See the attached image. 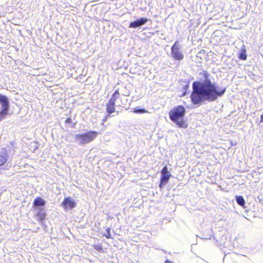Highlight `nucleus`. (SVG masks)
Returning <instances> with one entry per match:
<instances>
[{"label": "nucleus", "instance_id": "1", "mask_svg": "<svg viewBox=\"0 0 263 263\" xmlns=\"http://www.w3.org/2000/svg\"><path fill=\"white\" fill-rule=\"evenodd\" d=\"M203 75L205 78L204 82L195 81L192 85L191 99L194 104H200L205 100L214 101L218 97L222 96L226 90V88L217 89L216 86L208 78L207 71H204Z\"/></svg>", "mask_w": 263, "mask_h": 263}, {"label": "nucleus", "instance_id": "2", "mask_svg": "<svg viewBox=\"0 0 263 263\" xmlns=\"http://www.w3.org/2000/svg\"><path fill=\"white\" fill-rule=\"evenodd\" d=\"M186 110L185 107L182 105L174 106L168 112L170 120L175 123L179 127L186 128L187 127V124L184 119Z\"/></svg>", "mask_w": 263, "mask_h": 263}, {"label": "nucleus", "instance_id": "3", "mask_svg": "<svg viewBox=\"0 0 263 263\" xmlns=\"http://www.w3.org/2000/svg\"><path fill=\"white\" fill-rule=\"evenodd\" d=\"M98 134L96 131L90 130L86 133L77 134L75 136V139L80 144H85L92 141L97 137Z\"/></svg>", "mask_w": 263, "mask_h": 263}, {"label": "nucleus", "instance_id": "4", "mask_svg": "<svg viewBox=\"0 0 263 263\" xmlns=\"http://www.w3.org/2000/svg\"><path fill=\"white\" fill-rule=\"evenodd\" d=\"M179 43L176 41L171 47V55L175 60L181 61L184 58V55L180 49Z\"/></svg>", "mask_w": 263, "mask_h": 263}, {"label": "nucleus", "instance_id": "5", "mask_svg": "<svg viewBox=\"0 0 263 263\" xmlns=\"http://www.w3.org/2000/svg\"><path fill=\"white\" fill-rule=\"evenodd\" d=\"M161 176L159 185L160 188H162L169 181L171 174L168 171L166 166H164L161 171Z\"/></svg>", "mask_w": 263, "mask_h": 263}, {"label": "nucleus", "instance_id": "6", "mask_svg": "<svg viewBox=\"0 0 263 263\" xmlns=\"http://www.w3.org/2000/svg\"><path fill=\"white\" fill-rule=\"evenodd\" d=\"M9 162V156L7 150L5 148H2L0 151V167L6 166Z\"/></svg>", "mask_w": 263, "mask_h": 263}, {"label": "nucleus", "instance_id": "7", "mask_svg": "<svg viewBox=\"0 0 263 263\" xmlns=\"http://www.w3.org/2000/svg\"><path fill=\"white\" fill-rule=\"evenodd\" d=\"M76 202L70 197L64 198L62 203V206L65 209H72L76 206Z\"/></svg>", "mask_w": 263, "mask_h": 263}, {"label": "nucleus", "instance_id": "8", "mask_svg": "<svg viewBox=\"0 0 263 263\" xmlns=\"http://www.w3.org/2000/svg\"><path fill=\"white\" fill-rule=\"evenodd\" d=\"M148 21V20L146 18H141L140 19L137 20V21H134V22H131L130 24H129V27L130 28H137L138 27H139L140 26H142L144 24H145L146 22H147Z\"/></svg>", "mask_w": 263, "mask_h": 263}, {"label": "nucleus", "instance_id": "9", "mask_svg": "<svg viewBox=\"0 0 263 263\" xmlns=\"http://www.w3.org/2000/svg\"><path fill=\"white\" fill-rule=\"evenodd\" d=\"M0 103L2 108H9V104L8 99L6 96L0 93Z\"/></svg>", "mask_w": 263, "mask_h": 263}, {"label": "nucleus", "instance_id": "10", "mask_svg": "<svg viewBox=\"0 0 263 263\" xmlns=\"http://www.w3.org/2000/svg\"><path fill=\"white\" fill-rule=\"evenodd\" d=\"M106 110L109 114L114 113L115 111V103L108 101L106 104Z\"/></svg>", "mask_w": 263, "mask_h": 263}, {"label": "nucleus", "instance_id": "11", "mask_svg": "<svg viewBox=\"0 0 263 263\" xmlns=\"http://www.w3.org/2000/svg\"><path fill=\"white\" fill-rule=\"evenodd\" d=\"M45 204V201L41 197H37L34 200L33 204L35 206H43Z\"/></svg>", "mask_w": 263, "mask_h": 263}, {"label": "nucleus", "instance_id": "12", "mask_svg": "<svg viewBox=\"0 0 263 263\" xmlns=\"http://www.w3.org/2000/svg\"><path fill=\"white\" fill-rule=\"evenodd\" d=\"M120 97V92L119 89H116L112 95H111V98L108 100L110 102H111L112 103H115L117 100Z\"/></svg>", "mask_w": 263, "mask_h": 263}, {"label": "nucleus", "instance_id": "13", "mask_svg": "<svg viewBox=\"0 0 263 263\" xmlns=\"http://www.w3.org/2000/svg\"><path fill=\"white\" fill-rule=\"evenodd\" d=\"M46 213L43 210H40V211H39L35 215L36 218L39 221H41L45 219L46 218Z\"/></svg>", "mask_w": 263, "mask_h": 263}, {"label": "nucleus", "instance_id": "14", "mask_svg": "<svg viewBox=\"0 0 263 263\" xmlns=\"http://www.w3.org/2000/svg\"><path fill=\"white\" fill-rule=\"evenodd\" d=\"M238 58L242 60H247L246 49L245 48H241V52L238 54Z\"/></svg>", "mask_w": 263, "mask_h": 263}, {"label": "nucleus", "instance_id": "15", "mask_svg": "<svg viewBox=\"0 0 263 263\" xmlns=\"http://www.w3.org/2000/svg\"><path fill=\"white\" fill-rule=\"evenodd\" d=\"M236 200L237 203L242 206H244L245 204V201L242 196H236Z\"/></svg>", "mask_w": 263, "mask_h": 263}, {"label": "nucleus", "instance_id": "16", "mask_svg": "<svg viewBox=\"0 0 263 263\" xmlns=\"http://www.w3.org/2000/svg\"><path fill=\"white\" fill-rule=\"evenodd\" d=\"M9 108H2L0 111V121L4 119L5 116L8 114Z\"/></svg>", "mask_w": 263, "mask_h": 263}, {"label": "nucleus", "instance_id": "17", "mask_svg": "<svg viewBox=\"0 0 263 263\" xmlns=\"http://www.w3.org/2000/svg\"><path fill=\"white\" fill-rule=\"evenodd\" d=\"M133 112L136 114H143L148 112V110L145 109H134Z\"/></svg>", "mask_w": 263, "mask_h": 263}, {"label": "nucleus", "instance_id": "18", "mask_svg": "<svg viewBox=\"0 0 263 263\" xmlns=\"http://www.w3.org/2000/svg\"><path fill=\"white\" fill-rule=\"evenodd\" d=\"M104 236L107 238H111L110 229L109 228L106 229V233L104 234Z\"/></svg>", "mask_w": 263, "mask_h": 263}, {"label": "nucleus", "instance_id": "19", "mask_svg": "<svg viewBox=\"0 0 263 263\" xmlns=\"http://www.w3.org/2000/svg\"><path fill=\"white\" fill-rule=\"evenodd\" d=\"M93 247L99 252H103L102 245L101 244L95 245L93 246Z\"/></svg>", "mask_w": 263, "mask_h": 263}, {"label": "nucleus", "instance_id": "20", "mask_svg": "<svg viewBox=\"0 0 263 263\" xmlns=\"http://www.w3.org/2000/svg\"><path fill=\"white\" fill-rule=\"evenodd\" d=\"M65 122L66 124L71 123L72 122V119L71 118H70V117L67 118L66 119V120H65Z\"/></svg>", "mask_w": 263, "mask_h": 263}, {"label": "nucleus", "instance_id": "21", "mask_svg": "<svg viewBox=\"0 0 263 263\" xmlns=\"http://www.w3.org/2000/svg\"><path fill=\"white\" fill-rule=\"evenodd\" d=\"M164 263H174V262H172L171 261H170L169 260H166L165 261Z\"/></svg>", "mask_w": 263, "mask_h": 263}, {"label": "nucleus", "instance_id": "22", "mask_svg": "<svg viewBox=\"0 0 263 263\" xmlns=\"http://www.w3.org/2000/svg\"><path fill=\"white\" fill-rule=\"evenodd\" d=\"M260 122H263V114L260 117Z\"/></svg>", "mask_w": 263, "mask_h": 263}]
</instances>
